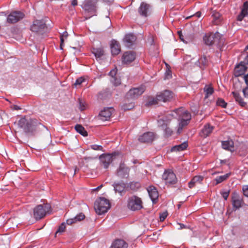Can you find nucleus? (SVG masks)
Wrapping results in <instances>:
<instances>
[{
  "instance_id": "0e129e2a",
  "label": "nucleus",
  "mask_w": 248,
  "mask_h": 248,
  "mask_svg": "<svg viewBox=\"0 0 248 248\" xmlns=\"http://www.w3.org/2000/svg\"><path fill=\"white\" fill-rule=\"evenodd\" d=\"M243 62L245 64L248 65V55L246 57Z\"/></svg>"
},
{
  "instance_id": "a19ab883",
  "label": "nucleus",
  "mask_w": 248,
  "mask_h": 248,
  "mask_svg": "<svg viewBox=\"0 0 248 248\" xmlns=\"http://www.w3.org/2000/svg\"><path fill=\"white\" fill-rule=\"evenodd\" d=\"M86 79L84 78H83L82 77H80L77 79L75 83H74V85L75 86V87H77L78 86L81 85V84L82 83L86 82Z\"/></svg>"
},
{
  "instance_id": "de8ad7c7",
  "label": "nucleus",
  "mask_w": 248,
  "mask_h": 248,
  "mask_svg": "<svg viewBox=\"0 0 248 248\" xmlns=\"http://www.w3.org/2000/svg\"><path fill=\"white\" fill-rule=\"evenodd\" d=\"M112 82L115 86H118L121 84V81L119 79L116 78H113L112 80Z\"/></svg>"
},
{
  "instance_id": "6e6d98bb",
  "label": "nucleus",
  "mask_w": 248,
  "mask_h": 248,
  "mask_svg": "<svg viewBox=\"0 0 248 248\" xmlns=\"http://www.w3.org/2000/svg\"><path fill=\"white\" fill-rule=\"evenodd\" d=\"M133 107V105L132 104H131L129 106V107H127L126 105H124L123 106V108L124 110H129L132 107Z\"/></svg>"
},
{
  "instance_id": "a18cd8bd",
  "label": "nucleus",
  "mask_w": 248,
  "mask_h": 248,
  "mask_svg": "<svg viewBox=\"0 0 248 248\" xmlns=\"http://www.w3.org/2000/svg\"><path fill=\"white\" fill-rule=\"evenodd\" d=\"M65 228V223H62L61 224V225L59 227V228L56 232V233L63 232L64 231Z\"/></svg>"
},
{
  "instance_id": "3c124183",
  "label": "nucleus",
  "mask_w": 248,
  "mask_h": 248,
  "mask_svg": "<svg viewBox=\"0 0 248 248\" xmlns=\"http://www.w3.org/2000/svg\"><path fill=\"white\" fill-rule=\"evenodd\" d=\"M243 93L245 97L248 98V87H246L243 90Z\"/></svg>"
},
{
  "instance_id": "7ed1b4c3",
  "label": "nucleus",
  "mask_w": 248,
  "mask_h": 248,
  "mask_svg": "<svg viewBox=\"0 0 248 248\" xmlns=\"http://www.w3.org/2000/svg\"><path fill=\"white\" fill-rule=\"evenodd\" d=\"M110 206L109 201L104 197L99 198L94 202V209L99 215H102L107 212Z\"/></svg>"
},
{
  "instance_id": "4be33fe9",
  "label": "nucleus",
  "mask_w": 248,
  "mask_h": 248,
  "mask_svg": "<svg viewBox=\"0 0 248 248\" xmlns=\"http://www.w3.org/2000/svg\"><path fill=\"white\" fill-rule=\"evenodd\" d=\"M248 15V1H246L244 3L241 8L240 13L237 17V20L241 21L243 18Z\"/></svg>"
},
{
  "instance_id": "6ab92c4d",
  "label": "nucleus",
  "mask_w": 248,
  "mask_h": 248,
  "mask_svg": "<svg viewBox=\"0 0 248 248\" xmlns=\"http://www.w3.org/2000/svg\"><path fill=\"white\" fill-rule=\"evenodd\" d=\"M150 198L153 203H155L158 197V193L156 188L154 186H150L147 188Z\"/></svg>"
},
{
  "instance_id": "603ef678",
  "label": "nucleus",
  "mask_w": 248,
  "mask_h": 248,
  "mask_svg": "<svg viewBox=\"0 0 248 248\" xmlns=\"http://www.w3.org/2000/svg\"><path fill=\"white\" fill-rule=\"evenodd\" d=\"M178 35H179V38L180 39V40L181 41H182L183 42H185V40H184V36L182 34V32L181 31H178L177 32Z\"/></svg>"
},
{
  "instance_id": "5701e85b",
  "label": "nucleus",
  "mask_w": 248,
  "mask_h": 248,
  "mask_svg": "<svg viewBox=\"0 0 248 248\" xmlns=\"http://www.w3.org/2000/svg\"><path fill=\"white\" fill-rule=\"evenodd\" d=\"M111 52L112 55H117L121 51L120 46L118 42L113 40L110 44Z\"/></svg>"
},
{
  "instance_id": "4d7b16f0",
  "label": "nucleus",
  "mask_w": 248,
  "mask_h": 248,
  "mask_svg": "<svg viewBox=\"0 0 248 248\" xmlns=\"http://www.w3.org/2000/svg\"><path fill=\"white\" fill-rule=\"evenodd\" d=\"M171 71L170 70L167 71L165 73V78H169L170 77H171Z\"/></svg>"
},
{
  "instance_id": "a878e982",
  "label": "nucleus",
  "mask_w": 248,
  "mask_h": 248,
  "mask_svg": "<svg viewBox=\"0 0 248 248\" xmlns=\"http://www.w3.org/2000/svg\"><path fill=\"white\" fill-rule=\"evenodd\" d=\"M221 146L224 149L231 152L233 151L234 142L232 140L222 141Z\"/></svg>"
},
{
  "instance_id": "72a5a7b5",
  "label": "nucleus",
  "mask_w": 248,
  "mask_h": 248,
  "mask_svg": "<svg viewBox=\"0 0 248 248\" xmlns=\"http://www.w3.org/2000/svg\"><path fill=\"white\" fill-rule=\"evenodd\" d=\"M75 129L77 132L81 134L84 137H86L88 135V133L85 130L84 127L81 124H77L75 126Z\"/></svg>"
},
{
  "instance_id": "a211bd4d",
  "label": "nucleus",
  "mask_w": 248,
  "mask_h": 248,
  "mask_svg": "<svg viewBox=\"0 0 248 248\" xmlns=\"http://www.w3.org/2000/svg\"><path fill=\"white\" fill-rule=\"evenodd\" d=\"M214 129V126L211 125L209 124H206L201 130L200 135L201 137L205 138L210 135Z\"/></svg>"
},
{
  "instance_id": "8fccbe9b",
  "label": "nucleus",
  "mask_w": 248,
  "mask_h": 248,
  "mask_svg": "<svg viewBox=\"0 0 248 248\" xmlns=\"http://www.w3.org/2000/svg\"><path fill=\"white\" fill-rule=\"evenodd\" d=\"M68 36V33L67 31H64L60 35V39L62 38L64 40V38H66Z\"/></svg>"
},
{
  "instance_id": "e433bc0d",
  "label": "nucleus",
  "mask_w": 248,
  "mask_h": 248,
  "mask_svg": "<svg viewBox=\"0 0 248 248\" xmlns=\"http://www.w3.org/2000/svg\"><path fill=\"white\" fill-rule=\"evenodd\" d=\"M92 51V53L94 55L96 58H100L104 55V51L101 48H93Z\"/></svg>"
},
{
  "instance_id": "aec40b11",
  "label": "nucleus",
  "mask_w": 248,
  "mask_h": 248,
  "mask_svg": "<svg viewBox=\"0 0 248 248\" xmlns=\"http://www.w3.org/2000/svg\"><path fill=\"white\" fill-rule=\"evenodd\" d=\"M155 139V134L153 132H146L140 136L139 140L141 142H151Z\"/></svg>"
},
{
  "instance_id": "393cba45",
  "label": "nucleus",
  "mask_w": 248,
  "mask_h": 248,
  "mask_svg": "<svg viewBox=\"0 0 248 248\" xmlns=\"http://www.w3.org/2000/svg\"><path fill=\"white\" fill-rule=\"evenodd\" d=\"M127 243L122 239H116L111 244L110 248H127Z\"/></svg>"
},
{
  "instance_id": "39448f33",
  "label": "nucleus",
  "mask_w": 248,
  "mask_h": 248,
  "mask_svg": "<svg viewBox=\"0 0 248 248\" xmlns=\"http://www.w3.org/2000/svg\"><path fill=\"white\" fill-rule=\"evenodd\" d=\"M51 206L49 204H40L35 207L33 210V215L36 220L43 218L50 211Z\"/></svg>"
},
{
  "instance_id": "9d476101",
  "label": "nucleus",
  "mask_w": 248,
  "mask_h": 248,
  "mask_svg": "<svg viewBox=\"0 0 248 248\" xmlns=\"http://www.w3.org/2000/svg\"><path fill=\"white\" fill-rule=\"evenodd\" d=\"M82 8L89 14V18L96 15L95 2L92 0H85L83 4Z\"/></svg>"
},
{
  "instance_id": "052dcab7",
  "label": "nucleus",
  "mask_w": 248,
  "mask_h": 248,
  "mask_svg": "<svg viewBox=\"0 0 248 248\" xmlns=\"http://www.w3.org/2000/svg\"><path fill=\"white\" fill-rule=\"evenodd\" d=\"M179 225H180V228L179 229H185V228H187V227H186V226L185 225H184V224H182V223H179Z\"/></svg>"
},
{
  "instance_id": "412c9836",
  "label": "nucleus",
  "mask_w": 248,
  "mask_h": 248,
  "mask_svg": "<svg viewBox=\"0 0 248 248\" xmlns=\"http://www.w3.org/2000/svg\"><path fill=\"white\" fill-rule=\"evenodd\" d=\"M136 37L135 35L131 33L126 34L124 38L123 41L124 45L128 47H131L136 41Z\"/></svg>"
},
{
  "instance_id": "338daca9",
  "label": "nucleus",
  "mask_w": 248,
  "mask_h": 248,
  "mask_svg": "<svg viewBox=\"0 0 248 248\" xmlns=\"http://www.w3.org/2000/svg\"><path fill=\"white\" fill-rule=\"evenodd\" d=\"M219 16H220V15H219V13H216V14H214V17H215V18H216V19H218V18H219Z\"/></svg>"
},
{
  "instance_id": "ddd939ff",
  "label": "nucleus",
  "mask_w": 248,
  "mask_h": 248,
  "mask_svg": "<svg viewBox=\"0 0 248 248\" xmlns=\"http://www.w3.org/2000/svg\"><path fill=\"white\" fill-rule=\"evenodd\" d=\"M129 168L124 163H121L117 170V175L121 178H127L129 176Z\"/></svg>"
},
{
  "instance_id": "c03bdc74",
  "label": "nucleus",
  "mask_w": 248,
  "mask_h": 248,
  "mask_svg": "<svg viewBox=\"0 0 248 248\" xmlns=\"http://www.w3.org/2000/svg\"><path fill=\"white\" fill-rule=\"evenodd\" d=\"M168 216V213L167 211L163 212L160 214L159 218L160 221H163Z\"/></svg>"
},
{
  "instance_id": "4468645a",
  "label": "nucleus",
  "mask_w": 248,
  "mask_h": 248,
  "mask_svg": "<svg viewBox=\"0 0 248 248\" xmlns=\"http://www.w3.org/2000/svg\"><path fill=\"white\" fill-rule=\"evenodd\" d=\"M232 206L235 209L240 208L244 204L242 198L235 192L233 193L232 194Z\"/></svg>"
},
{
  "instance_id": "bf43d9fd",
  "label": "nucleus",
  "mask_w": 248,
  "mask_h": 248,
  "mask_svg": "<svg viewBox=\"0 0 248 248\" xmlns=\"http://www.w3.org/2000/svg\"><path fill=\"white\" fill-rule=\"evenodd\" d=\"M103 186V185L102 184V185L99 186H97V187L93 189V191H98L99 189H100Z\"/></svg>"
},
{
  "instance_id": "37998d69",
  "label": "nucleus",
  "mask_w": 248,
  "mask_h": 248,
  "mask_svg": "<svg viewBox=\"0 0 248 248\" xmlns=\"http://www.w3.org/2000/svg\"><path fill=\"white\" fill-rule=\"evenodd\" d=\"M172 130L169 127L166 126L165 129H164V133L167 137L170 136L172 133Z\"/></svg>"
},
{
  "instance_id": "49530a36",
  "label": "nucleus",
  "mask_w": 248,
  "mask_h": 248,
  "mask_svg": "<svg viewBox=\"0 0 248 248\" xmlns=\"http://www.w3.org/2000/svg\"><path fill=\"white\" fill-rule=\"evenodd\" d=\"M92 149L94 150L103 151V147L101 145L93 144L91 146Z\"/></svg>"
},
{
  "instance_id": "f704fd0d",
  "label": "nucleus",
  "mask_w": 248,
  "mask_h": 248,
  "mask_svg": "<svg viewBox=\"0 0 248 248\" xmlns=\"http://www.w3.org/2000/svg\"><path fill=\"white\" fill-rule=\"evenodd\" d=\"M230 175H231L230 173H228L224 174V175H221V176L217 177L214 180V181L216 182L215 185H217L223 182V181H225L229 177Z\"/></svg>"
},
{
  "instance_id": "f257e3e1",
  "label": "nucleus",
  "mask_w": 248,
  "mask_h": 248,
  "mask_svg": "<svg viewBox=\"0 0 248 248\" xmlns=\"http://www.w3.org/2000/svg\"><path fill=\"white\" fill-rule=\"evenodd\" d=\"M203 40L205 45L209 46L215 45L220 51L223 50V47L225 45V40L223 35L218 31L215 33H206L203 37Z\"/></svg>"
},
{
  "instance_id": "c9c22d12",
  "label": "nucleus",
  "mask_w": 248,
  "mask_h": 248,
  "mask_svg": "<svg viewBox=\"0 0 248 248\" xmlns=\"http://www.w3.org/2000/svg\"><path fill=\"white\" fill-rule=\"evenodd\" d=\"M204 92L205 93V98H208L209 96L212 95L214 92V88L211 86H209L208 85H205L204 88H203Z\"/></svg>"
},
{
  "instance_id": "1a4fd4ad",
  "label": "nucleus",
  "mask_w": 248,
  "mask_h": 248,
  "mask_svg": "<svg viewBox=\"0 0 248 248\" xmlns=\"http://www.w3.org/2000/svg\"><path fill=\"white\" fill-rule=\"evenodd\" d=\"M162 179L166 185L170 186L174 185L177 182V178L173 171L171 170H165L162 175Z\"/></svg>"
},
{
  "instance_id": "5fc2aeb1",
  "label": "nucleus",
  "mask_w": 248,
  "mask_h": 248,
  "mask_svg": "<svg viewBox=\"0 0 248 248\" xmlns=\"http://www.w3.org/2000/svg\"><path fill=\"white\" fill-rule=\"evenodd\" d=\"M116 71L114 69L111 70L109 73V75L111 76L113 78H114V77L116 75Z\"/></svg>"
},
{
  "instance_id": "13d9d810",
  "label": "nucleus",
  "mask_w": 248,
  "mask_h": 248,
  "mask_svg": "<svg viewBox=\"0 0 248 248\" xmlns=\"http://www.w3.org/2000/svg\"><path fill=\"white\" fill-rule=\"evenodd\" d=\"M12 108L14 110H19L20 109V108L17 105H14L12 107Z\"/></svg>"
},
{
  "instance_id": "774afa93",
  "label": "nucleus",
  "mask_w": 248,
  "mask_h": 248,
  "mask_svg": "<svg viewBox=\"0 0 248 248\" xmlns=\"http://www.w3.org/2000/svg\"><path fill=\"white\" fill-rule=\"evenodd\" d=\"M245 80L246 83L248 84V75L245 76Z\"/></svg>"
},
{
  "instance_id": "6e6552de",
  "label": "nucleus",
  "mask_w": 248,
  "mask_h": 248,
  "mask_svg": "<svg viewBox=\"0 0 248 248\" xmlns=\"http://www.w3.org/2000/svg\"><path fill=\"white\" fill-rule=\"evenodd\" d=\"M46 23L43 20H34L30 27L31 31L38 34H43L46 30Z\"/></svg>"
},
{
  "instance_id": "2eb2a0df",
  "label": "nucleus",
  "mask_w": 248,
  "mask_h": 248,
  "mask_svg": "<svg viewBox=\"0 0 248 248\" xmlns=\"http://www.w3.org/2000/svg\"><path fill=\"white\" fill-rule=\"evenodd\" d=\"M113 111L114 109L112 108H105L99 113V117L100 119L103 121L108 120L110 118Z\"/></svg>"
},
{
  "instance_id": "79ce46f5",
  "label": "nucleus",
  "mask_w": 248,
  "mask_h": 248,
  "mask_svg": "<svg viewBox=\"0 0 248 248\" xmlns=\"http://www.w3.org/2000/svg\"><path fill=\"white\" fill-rule=\"evenodd\" d=\"M230 194V190L227 191L221 190L220 191V194L224 199L226 201L229 197Z\"/></svg>"
},
{
  "instance_id": "c756f323",
  "label": "nucleus",
  "mask_w": 248,
  "mask_h": 248,
  "mask_svg": "<svg viewBox=\"0 0 248 248\" xmlns=\"http://www.w3.org/2000/svg\"><path fill=\"white\" fill-rule=\"evenodd\" d=\"M242 63L235 67L234 72L236 76H239L244 74L247 69V67Z\"/></svg>"
},
{
  "instance_id": "09e8293b",
  "label": "nucleus",
  "mask_w": 248,
  "mask_h": 248,
  "mask_svg": "<svg viewBox=\"0 0 248 248\" xmlns=\"http://www.w3.org/2000/svg\"><path fill=\"white\" fill-rule=\"evenodd\" d=\"M243 191L244 195L248 197V186H245L243 187Z\"/></svg>"
},
{
  "instance_id": "69168bd1",
  "label": "nucleus",
  "mask_w": 248,
  "mask_h": 248,
  "mask_svg": "<svg viewBox=\"0 0 248 248\" xmlns=\"http://www.w3.org/2000/svg\"><path fill=\"white\" fill-rule=\"evenodd\" d=\"M197 17H200L201 16V12L200 11L197 12L194 15Z\"/></svg>"
},
{
  "instance_id": "2f4dec72",
  "label": "nucleus",
  "mask_w": 248,
  "mask_h": 248,
  "mask_svg": "<svg viewBox=\"0 0 248 248\" xmlns=\"http://www.w3.org/2000/svg\"><path fill=\"white\" fill-rule=\"evenodd\" d=\"M208 61L206 57L203 56L200 58L196 62V64L198 65L201 69H203L207 65Z\"/></svg>"
},
{
  "instance_id": "e2e57ef3",
  "label": "nucleus",
  "mask_w": 248,
  "mask_h": 248,
  "mask_svg": "<svg viewBox=\"0 0 248 248\" xmlns=\"http://www.w3.org/2000/svg\"><path fill=\"white\" fill-rule=\"evenodd\" d=\"M71 4L74 6L77 5V4H78L77 0H72Z\"/></svg>"
},
{
  "instance_id": "f8f14e48",
  "label": "nucleus",
  "mask_w": 248,
  "mask_h": 248,
  "mask_svg": "<svg viewBox=\"0 0 248 248\" xmlns=\"http://www.w3.org/2000/svg\"><path fill=\"white\" fill-rule=\"evenodd\" d=\"M24 17V14L19 11L11 12L7 17V21L10 24L16 23Z\"/></svg>"
},
{
  "instance_id": "864d4df0",
  "label": "nucleus",
  "mask_w": 248,
  "mask_h": 248,
  "mask_svg": "<svg viewBox=\"0 0 248 248\" xmlns=\"http://www.w3.org/2000/svg\"><path fill=\"white\" fill-rule=\"evenodd\" d=\"M79 109L81 111L84 110L85 109V106H84V105L82 103V102L80 100H79Z\"/></svg>"
},
{
  "instance_id": "b1692460",
  "label": "nucleus",
  "mask_w": 248,
  "mask_h": 248,
  "mask_svg": "<svg viewBox=\"0 0 248 248\" xmlns=\"http://www.w3.org/2000/svg\"><path fill=\"white\" fill-rule=\"evenodd\" d=\"M150 7V6L149 4L144 2H141L138 10L140 14L143 16L147 17Z\"/></svg>"
},
{
  "instance_id": "ea45409f",
  "label": "nucleus",
  "mask_w": 248,
  "mask_h": 248,
  "mask_svg": "<svg viewBox=\"0 0 248 248\" xmlns=\"http://www.w3.org/2000/svg\"><path fill=\"white\" fill-rule=\"evenodd\" d=\"M217 106L225 108L227 106V103L222 98H218L217 101Z\"/></svg>"
},
{
  "instance_id": "f3484780",
  "label": "nucleus",
  "mask_w": 248,
  "mask_h": 248,
  "mask_svg": "<svg viewBox=\"0 0 248 248\" xmlns=\"http://www.w3.org/2000/svg\"><path fill=\"white\" fill-rule=\"evenodd\" d=\"M135 53L133 51L125 52L122 57V62L124 63L128 64L132 62L135 59Z\"/></svg>"
},
{
  "instance_id": "423d86ee",
  "label": "nucleus",
  "mask_w": 248,
  "mask_h": 248,
  "mask_svg": "<svg viewBox=\"0 0 248 248\" xmlns=\"http://www.w3.org/2000/svg\"><path fill=\"white\" fill-rule=\"evenodd\" d=\"M117 155L116 152L111 154L104 153L101 155L99 157L100 164L105 169H107L110 164L114 161Z\"/></svg>"
},
{
  "instance_id": "f03ea898",
  "label": "nucleus",
  "mask_w": 248,
  "mask_h": 248,
  "mask_svg": "<svg viewBox=\"0 0 248 248\" xmlns=\"http://www.w3.org/2000/svg\"><path fill=\"white\" fill-rule=\"evenodd\" d=\"M18 125L23 128L26 133L32 134L36 131L37 123L36 120L28 119L24 117L18 121Z\"/></svg>"
},
{
  "instance_id": "58836bf2",
  "label": "nucleus",
  "mask_w": 248,
  "mask_h": 248,
  "mask_svg": "<svg viewBox=\"0 0 248 248\" xmlns=\"http://www.w3.org/2000/svg\"><path fill=\"white\" fill-rule=\"evenodd\" d=\"M128 186L131 190L137 191L140 187V184L138 182H132L128 184Z\"/></svg>"
},
{
  "instance_id": "cd10ccee",
  "label": "nucleus",
  "mask_w": 248,
  "mask_h": 248,
  "mask_svg": "<svg viewBox=\"0 0 248 248\" xmlns=\"http://www.w3.org/2000/svg\"><path fill=\"white\" fill-rule=\"evenodd\" d=\"M113 186L115 192H118L121 194L125 188V184L123 182L114 183L113 184Z\"/></svg>"
},
{
  "instance_id": "680f3d73",
  "label": "nucleus",
  "mask_w": 248,
  "mask_h": 248,
  "mask_svg": "<svg viewBox=\"0 0 248 248\" xmlns=\"http://www.w3.org/2000/svg\"><path fill=\"white\" fill-rule=\"evenodd\" d=\"M63 44H64V40L62 39V38H61V44H60V48L61 49H63Z\"/></svg>"
},
{
  "instance_id": "20e7f679",
  "label": "nucleus",
  "mask_w": 248,
  "mask_h": 248,
  "mask_svg": "<svg viewBox=\"0 0 248 248\" xmlns=\"http://www.w3.org/2000/svg\"><path fill=\"white\" fill-rule=\"evenodd\" d=\"M173 97V93L169 90H165L159 93L156 96V97L150 100L149 102L150 105H155L158 102L162 101L167 102L170 101Z\"/></svg>"
},
{
  "instance_id": "c85d7f7f",
  "label": "nucleus",
  "mask_w": 248,
  "mask_h": 248,
  "mask_svg": "<svg viewBox=\"0 0 248 248\" xmlns=\"http://www.w3.org/2000/svg\"><path fill=\"white\" fill-rule=\"evenodd\" d=\"M85 218V215L82 213H79L74 218L68 219L66 220V223L68 225H71L75 223L77 221H79L83 220Z\"/></svg>"
},
{
  "instance_id": "473e14b6",
  "label": "nucleus",
  "mask_w": 248,
  "mask_h": 248,
  "mask_svg": "<svg viewBox=\"0 0 248 248\" xmlns=\"http://www.w3.org/2000/svg\"><path fill=\"white\" fill-rule=\"evenodd\" d=\"M232 93L235 99V101L237 102L240 106L244 107L246 105V103L243 101V99L238 93L236 92H233Z\"/></svg>"
},
{
  "instance_id": "7c9ffc66",
  "label": "nucleus",
  "mask_w": 248,
  "mask_h": 248,
  "mask_svg": "<svg viewBox=\"0 0 248 248\" xmlns=\"http://www.w3.org/2000/svg\"><path fill=\"white\" fill-rule=\"evenodd\" d=\"M188 146V144L186 141H185L183 143L175 145L172 147L171 149V152H177V151H182L185 150Z\"/></svg>"
},
{
  "instance_id": "dca6fc26",
  "label": "nucleus",
  "mask_w": 248,
  "mask_h": 248,
  "mask_svg": "<svg viewBox=\"0 0 248 248\" xmlns=\"http://www.w3.org/2000/svg\"><path fill=\"white\" fill-rule=\"evenodd\" d=\"M176 113L179 116L180 120H184L189 122L191 119L190 113L187 110H185L183 108L176 109Z\"/></svg>"
},
{
  "instance_id": "4c0bfd02",
  "label": "nucleus",
  "mask_w": 248,
  "mask_h": 248,
  "mask_svg": "<svg viewBox=\"0 0 248 248\" xmlns=\"http://www.w3.org/2000/svg\"><path fill=\"white\" fill-rule=\"evenodd\" d=\"M189 122L184 120H180V122L178 124V128L177 129V133L180 134L182 132L183 127L186 125H187Z\"/></svg>"
},
{
  "instance_id": "9b49d317",
  "label": "nucleus",
  "mask_w": 248,
  "mask_h": 248,
  "mask_svg": "<svg viewBox=\"0 0 248 248\" xmlns=\"http://www.w3.org/2000/svg\"><path fill=\"white\" fill-rule=\"evenodd\" d=\"M145 89V86L142 85L138 88L131 89L127 93L126 97L130 99L137 98L144 92Z\"/></svg>"
},
{
  "instance_id": "bb28decb",
  "label": "nucleus",
  "mask_w": 248,
  "mask_h": 248,
  "mask_svg": "<svg viewBox=\"0 0 248 248\" xmlns=\"http://www.w3.org/2000/svg\"><path fill=\"white\" fill-rule=\"evenodd\" d=\"M203 180V177L202 176H195L188 182V187L190 188H192L195 186L196 184H201Z\"/></svg>"
},
{
  "instance_id": "0eeeda50",
  "label": "nucleus",
  "mask_w": 248,
  "mask_h": 248,
  "mask_svg": "<svg viewBox=\"0 0 248 248\" xmlns=\"http://www.w3.org/2000/svg\"><path fill=\"white\" fill-rule=\"evenodd\" d=\"M141 199L136 196L130 197L127 200V207L131 211L139 210L142 208Z\"/></svg>"
}]
</instances>
